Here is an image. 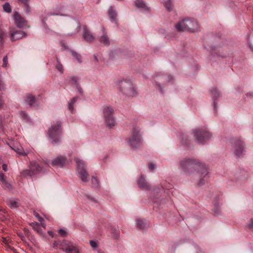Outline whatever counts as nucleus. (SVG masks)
Masks as SVG:
<instances>
[{
    "label": "nucleus",
    "instance_id": "obj_1",
    "mask_svg": "<svg viewBox=\"0 0 253 253\" xmlns=\"http://www.w3.org/2000/svg\"><path fill=\"white\" fill-rule=\"evenodd\" d=\"M174 27L178 32L187 31L196 32L199 30V25L197 20L194 18L186 17L175 24Z\"/></svg>",
    "mask_w": 253,
    "mask_h": 253
},
{
    "label": "nucleus",
    "instance_id": "obj_2",
    "mask_svg": "<svg viewBox=\"0 0 253 253\" xmlns=\"http://www.w3.org/2000/svg\"><path fill=\"white\" fill-rule=\"evenodd\" d=\"M204 164L196 159L184 158L180 161L179 169L185 173L190 174L196 170H198L201 168H204Z\"/></svg>",
    "mask_w": 253,
    "mask_h": 253
},
{
    "label": "nucleus",
    "instance_id": "obj_3",
    "mask_svg": "<svg viewBox=\"0 0 253 253\" xmlns=\"http://www.w3.org/2000/svg\"><path fill=\"white\" fill-rule=\"evenodd\" d=\"M165 189L162 185L158 186L153 190V196L151 199L154 203L160 204H165L169 201V189Z\"/></svg>",
    "mask_w": 253,
    "mask_h": 253
},
{
    "label": "nucleus",
    "instance_id": "obj_4",
    "mask_svg": "<svg viewBox=\"0 0 253 253\" xmlns=\"http://www.w3.org/2000/svg\"><path fill=\"white\" fill-rule=\"evenodd\" d=\"M139 127H133L129 136L126 139L127 144L132 148L140 147L142 144V137L140 134Z\"/></svg>",
    "mask_w": 253,
    "mask_h": 253
},
{
    "label": "nucleus",
    "instance_id": "obj_5",
    "mask_svg": "<svg viewBox=\"0 0 253 253\" xmlns=\"http://www.w3.org/2000/svg\"><path fill=\"white\" fill-rule=\"evenodd\" d=\"M59 245L60 249L66 253H80L79 247L71 241L66 240L59 243L55 241L53 243V247L57 248Z\"/></svg>",
    "mask_w": 253,
    "mask_h": 253
},
{
    "label": "nucleus",
    "instance_id": "obj_6",
    "mask_svg": "<svg viewBox=\"0 0 253 253\" xmlns=\"http://www.w3.org/2000/svg\"><path fill=\"white\" fill-rule=\"evenodd\" d=\"M195 140L199 144H205L212 136V134L206 128H199L193 130Z\"/></svg>",
    "mask_w": 253,
    "mask_h": 253
},
{
    "label": "nucleus",
    "instance_id": "obj_7",
    "mask_svg": "<svg viewBox=\"0 0 253 253\" xmlns=\"http://www.w3.org/2000/svg\"><path fill=\"white\" fill-rule=\"evenodd\" d=\"M119 87L120 91L128 97H132L136 94V90L132 83L128 80H125L120 81Z\"/></svg>",
    "mask_w": 253,
    "mask_h": 253
},
{
    "label": "nucleus",
    "instance_id": "obj_8",
    "mask_svg": "<svg viewBox=\"0 0 253 253\" xmlns=\"http://www.w3.org/2000/svg\"><path fill=\"white\" fill-rule=\"evenodd\" d=\"M61 123L58 121L53 125L48 130L49 136L52 140V143H56L60 141L61 134Z\"/></svg>",
    "mask_w": 253,
    "mask_h": 253
},
{
    "label": "nucleus",
    "instance_id": "obj_9",
    "mask_svg": "<svg viewBox=\"0 0 253 253\" xmlns=\"http://www.w3.org/2000/svg\"><path fill=\"white\" fill-rule=\"evenodd\" d=\"M103 118L105 124L109 127L115 125V120L114 117V109L111 106H104L102 109Z\"/></svg>",
    "mask_w": 253,
    "mask_h": 253
},
{
    "label": "nucleus",
    "instance_id": "obj_10",
    "mask_svg": "<svg viewBox=\"0 0 253 253\" xmlns=\"http://www.w3.org/2000/svg\"><path fill=\"white\" fill-rule=\"evenodd\" d=\"M232 150L237 156L243 154L245 150L244 142L240 138H233L231 140Z\"/></svg>",
    "mask_w": 253,
    "mask_h": 253
},
{
    "label": "nucleus",
    "instance_id": "obj_11",
    "mask_svg": "<svg viewBox=\"0 0 253 253\" xmlns=\"http://www.w3.org/2000/svg\"><path fill=\"white\" fill-rule=\"evenodd\" d=\"M75 160L77 164V170L79 177L83 182H87L88 173L85 169L84 162L78 158H76Z\"/></svg>",
    "mask_w": 253,
    "mask_h": 253
},
{
    "label": "nucleus",
    "instance_id": "obj_12",
    "mask_svg": "<svg viewBox=\"0 0 253 253\" xmlns=\"http://www.w3.org/2000/svg\"><path fill=\"white\" fill-rule=\"evenodd\" d=\"M42 170L41 167L36 162H31L29 169H26L22 172L24 175L32 176L40 172Z\"/></svg>",
    "mask_w": 253,
    "mask_h": 253
},
{
    "label": "nucleus",
    "instance_id": "obj_13",
    "mask_svg": "<svg viewBox=\"0 0 253 253\" xmlns=\"http://www.w3.org/2000/svg\"><path fill=\"white\" fill-rule=\"evenodd\" d=\"M198 171L200 172L201 176L202 177L199 179L198 185L199 186H201L206 184L209 178V172L208 171V168L206 164H204V168H201V169Z\"/></svg>",
    "mask_w": 253,
    "mask_h": 253
},
{
    "label": "nucleus",
    "instance_id": "obj_14",
    "mask_svg": "<svg viewBox=\"0 0 253 253\" xmlns=\"http://www.w3.org/2000/svg\"><path fill=\"white\" fill-rule=\"evenodd\" d=\"M10 40L12 41H14L20 39H21L23 37L26 36V34L25 33L20 30H16L15 28H10Z\"/></svg>",
    "mask_w": 253,
    "mask_h": 253
},
{
    "label": "nucleus",
    "instance_id": "obj_15",
    "mask_svg": "<svg viewBox=\"0 0 253 253\" xmlns=\"http://www.w3.org/2000/svg\"><path fill=\"white\" fill-rule=\"evenodd\" d=\"M67 163V158L64 156H60L53 160L51 164L52 166L62 167L65 166Z\"/></svg>",
    "mask_w": 253,
    "mask_h": 253
},
{
    "label": "nucleus",
    "instance_id": "obj_16",
    "mask_svg": "<svg viewBox=\"0 0 253 253\" xmlns=\"http://www.w3.org/2000/svg\"><path fill=\"white\" fill-rule=\"evenodd\" d=\"M173 79L172 77L169 75H162L156 77V83L161 87V84H165L166 82H170Z\"/></svg>",
    "mask_w": 253,
    "mask_h": 253
},
{
    "label": "nucleus",
    "instance_id": "obj_17",
    "mask_svg": "<svg viewBox=\"0 0 253 253\" xmlns=\"http://www.w3.org/2000/svg\"><path fill=\"white\" fill-rule=\"evenodd\" d=\"M14 18L15 23L18 27L21 28L25 27L27 25L26 21L20 16V15L17 12H15L14 13Z\"/></svg>",
    "mask_w": 253,
    "mask_h": 253
},
{
    "label": "nucleus",
    "instance_id": "obj_18",
    "mask_svg": "<svg viewBox=\"0 0 253 253\" xmlns=\"http://www.w3.org/2000/svg\"><path fill=\"white\" fill-rule=\"evenodd\" d=\"M205 47L210 52L211 56V60H213V57L216 56H221L222 57H224V55H220L219 54L220 51L214 46H211V45H207Z\"/></svg>",
    "mask_w": 253,
    "mask_h": 253
},
{
    "label": "nucleus",
    "instance_id": "obj_19",
    "mask_svg": "<svg viewBox=\"0 0 253 253\" xmlns=\"http://www.w3.org/2000/svg\"><path fill=\"white\" fill-rule=\"evenodd\" d=\"M83 37L87 42H91L95 39V37L86 28H84Z\"/></svg>",
    "mask_w": 253,
    "mask_h": 253
},
{
    "label": "nucleus",
    "instance_id": "obj_20",
    "mask_svg": "<svg viewBox=\"0 0 253 253\" xmlns=\"http://www.w3.org/2000/svg\"><path fill=\"white\" fill-rule=\"evenodd\" d=\"M136 226L138 229H145L149 227V223L145 219L138 218L136 219Z\"/></svg>",
    "mask_w": 253,
    "mask_h": 253
},
{
    "label": "nucleus",
    "instance_id": "obj_21",
    "mask_svg": "<svg viewBox=\"0 0 253 253\" xmlns=\"http://www.w3.org/2000/svg\"><path fill=\"white\" fill-rule=\"evenodd\" d=\"M0 181L2 186L4 189H12V186L11 184L6 180V176L2 172H0Z\"/></svg>",
    "mask_w": 253,
    "mask_h": 253
},
{
    "label": "nucleus",
    "instance_id": "obj_22",
    "mask_svg": "<svg viewBox=\"0 0 253 253\" xmlns=\"http://www.w3.org/2000/svg\"><path fill=\"white\" fill-rule=\"evenodd\" d=\"M102 34L103 35L99 38V41L104 45H109L110 44L109 39L105 30L104 28L102 29Z\"/></svg>",
    "mask_w": 253,
    "mask_h": 253
},
{
    "label": "nucleus",
    "instance_id": "obj_23",
    "mask_svg": "<svg viewBox=\"0 0 253 253\" xmlns=\"http://www.w3.org/2000/svg\"><path fill=\"white\" fill-rule=\"evenodd\" d=\"M66 81L68 82L70 84L75 85L78 88L79 91L80 93H82V89L79 86L78 84V79L77 77L74 76L68 77L66 79Z\"/></svg>",
    "mask_w": 253,
    "mask_h": 253
},
{
    "label": "nucleus",
    "instance_id": "obj_24",
    "mask_svg": "<svg viewBox=\"0 0 253 253\" xmlns=\"http://www.w3.org/2000/svg\"><path fill=\"white\" fill-rule=\"evenodd\" d=\"M138 186L143 189L148 190L150 188L148 183L146 181L144 177L141 175L138 181Z\"/></svg>",
    "mask_w": 253,
    "mask_h": 253
},
{
    "label": "nucleus",
    "instance_id": "obj_25",
    "mask_svg": "<svg viewBox=\"0 0 253 253\" xmlns=\"http://www.w3.org/2000/svg\"><path fill=\"white\" fill-rule=\"evenodd\" d=\"M0 241L2 243L5 247L8 249L12 250L13 248L11 246L12 244L13 241L9 236L2 237L0 239Z\"/></svg>",
    "mask_w": 253,
    "mask_h": 253
},
{
    "label": "nucleus",
    "instance_id": "obj_26",
    "mask_svg": "<svg viewBox=\"0 0 253 253\" xmlns=\"http://www.w3.org/2000/svg\"><path fill=\"white\" fill-rule=\"evenodd\" d=\"M211 95L212 96V99H213V106H214V109L215 111L216 108V104L217 102L215 101V100L220 97V93L217 90V89L215 87H213L211 90Z\"/></svg>",
    "mask_w": 253,
    "mask_h": 253
},
{
    "label": "nucleus",
    "instance_id": "obj_27",
    "mask_svg": "<svg viewBox=\"0 0 253 253\" xmlns=\"http://www.w3.org/2000/svg\"><path fill=\"white\" fill-rule=\"evenodd\" d=\"M135 5L138 8L144 11H149L150 8L146 4L143 0H136Z\"/></svg>",
    "mask_w": 253,
    "mask_h": 253
},
{
    "label": "nucleus",
    "instance_id": "obj_28",
    "mask_svg": "<svg viewBox=\"0 0 253 253\" xmlns=\"http://www.w3.org/2000/svg\"><path fill=\"white\" fill-rule=\"evenodd\" d=\"M108 13L110 20L113 22H116V18L117 17V13L112 6H111L109 8Z\"/></svg>",
    "mask_w": 253,
    "mask_h": 253
},
{
    "label": "nucleus",
    "instance_id": "obj_29",
    "mask_svg": "<svg viewBox=\"0 0 253 253\" xmlns=\"http://www.w3.org/2000/svg\"><path fill=\"white\" fill-rule=\"evenodd\" d=\"M25 101L30 106H33L35 103L36 100L35 96L28 94L26 97Z\"/></svg>",
    "mask_w": 253,
    "mask_h": 253
},
{
    "label": "nucleus",
    "instance_id": "obj_30",
    "mask_svg": "<svg viewBox=\"0 0 253 253\" xmlns=\"http://www.w3.org/2000/svg\"><path fill=\"white\" fill-rule=\"evenodd\" d=\"M78 98V97H74L68 103V109L72 114L74 113V105L76 102Z\"/></svg>",
    "mask_w": 253,
    "mask_h": 253
},
{
    "label": "nucleus",
    "instance_id": "obj_31",
    "mask_svg": "<svg viewBox=\"0 0 253 253\" xmlns=\"http://www.w3.org/2000/svg\"><path fill=\"white\" fill-rule=\"evenodd\" d=\"M7 204L10 208L12 209L16 208L19 205V203L17 201L13 200H9L7 201Z\"/></svg>",
    "mask_w": 253,
    "mask_h": 253
},
{
    "label": "nucleus",
    "instance_id": "obj_32",
    "mask_svg": "<svg viewBox=\"0 0 253 253\" xmlns=\"http://www.w3.org/2000/svg\"><path fill=\"white\" fill-rule=\"evenodd\" d=\"M165 7L169 11H170L172 10L171 4L170 0H162Z\"/></svg>",
    "mask_w": 253,
    "mask_h": 253
},
{
    "label": "nucleus",
    "instance_id": "obj_33",
    "mask_svg": "<svg viewBox=\"0 0 253 253\" xmlns=\"http://www.w3.org/2000/svg\"><path fill=\"white\" fill-rule=\"evenodd\" d=\"M31 225L33 226L34 229L37 231L39 233H42V229L41 227V225L39 223L34 222L31 224Z\"/></svg>",
    "mask_w": 253,
    "mask_h": 253
},
{
    "label": "nucleus",
    "instance_id": "obj_34",
    "mask_svg": "<svg viewBox=\"0 0 253 253\" xmlns=\"http://www.w3.org/2000/svg\"><path fill=\"white\" fill-rule=\"evenodd\" d=\"M111 232L113 234L114 237L115 239H117L119 237L120 232L118 229L112 227L111 229Z\"/></svg>",
    "mask_w": 253,
    "mask_h": 253
},
{
    "label": "nucleus",
    "instance_id": "obj_35",
    "mask_svg": "<svg viewBox=\"0 0 253 253\" xmlns=\"http://www.w3.org/2000/svg\"><path fill=\"white\" fill-rule=\"evenodd\" d=\"M3 8L4 10L7 13H10L11 12V7L8 2H6L3 5Z\"/></svg>",
    "mask_w": 253,
    "mask_h": 253
},
{
    "label": "nucleus",
    "instance_id": "obj_36",
    "mask_svg": "<svg viewBox=\"0 0 253 253\" xmlns=\"http://www.w3.org/2000/svg\"><path fill=\"white\" fill-rule=\"evenodd\" d=\"M7 36L6 33L2 29H0V42L2 43L4 39Z\"/></svg>",
    "mask_w": 253,
    "mask_h": 253
},
{
    "label": "nucleus",
    "instance_id": "obj_37",
    "mask_svg": "<svg viewBox=\"0 0 253 253\" xmlns=\"http://www.w3.org/2000/svg\"><path fill=\"white\" fill-rule=\"evenodd\" d=\"M19 0L25 6V10L27 13H28L30 11V7L28 5L29 0Z\"/></svg>",
    "mask_w": 253,
    "mask_h": 253
},
{
    "label": "nucleus",
    "instance_id": "obj_38",
    "mask_svg": "<svg viewBox=\"0 0 253 253\" xmlns=\"http://www.w3.org/2000/svg\"><path fill=\"white\" fill-rule=\"evenodd\" d=\"M72 55L75 57L76 58V59L77 60V61L79 62V63H81L82 62V57H81V56L78 53H77L75 51H72Z\"/></svg>",
    "mask_w": 253,
    "mask_h": 253
},
{
    "label": "nucleus",
    "instance_id": "obj_39",
    "mask_svg": "<svg viewBox=\"0 0 253 253\" xmlns=\"http://www.w3.org/2000/svg\"><path fill=\"white\" fill-rule=\"evenodd\" d=\"M91 183L92 184V186L94 188H96L98 185V181L96 177L94 176H92L91 178Z\"/></svg>",
    "mask_w": 253,
    "mask_h": 253
},
{
    "label": "nucleus",
    "instance_id": "obj_40",
    "mask_svg": "<svg viewBox=\"0 0 253 253\" xmlns=\"http://www.w3.org/2000/svg\"><path fill=\"white\" fill-rule=\"evenodd\" d=\"M57 63L56 65V68L57 70H58L61 73L63 72V68L62 64L59 62L58 59L57 58Z\"/></svg>",
    "mask_w": 253,
    "mask_h": 253
},
{
    "label": "nucleus",
    "instance_id": "obj_41",
    "mask_svg": "<svg viewBox=\"0 0 253 253\" xmlns=\"http://www.w3.org/2000/svg\"><path fill=\"white\" fill-rule=\"evenodd\" d=\"M248 227L251 230H253V219H250L247 223Z\"/></svg>",
    "mask_w": 253,
    "mask_h": 253
},
{
    "label": "nucleus",
    "instance_id": "obj_42",
    "mask_svg": "<svg viewBox=\"0 0 253 253\" xmlns=\"http://www.w3.org/2000/svg\"><path fill=\"white\" fill-rule=\"evenodd\" d=\"M20 115L23 119L25 120H28V116L25 112L21 111L20 113Z\"/></svg>",
    "mask_w": 253,
    "mask_h": 253
},
{
    "label": "nucleus",
    "instance_id": "obj_43",
    "mask_svg": "<svg viewBox=\"0 0 253 253\" xmlns=\"http://www.w3.org/2000/svg\"><path fill=\"white\" fill-rule=\"evenodd\" d=\"M214 205H215V208H214V209L213 210V211L214 212L215 215H217V214H218V213L219 212V209L218 208L216 202L214 203Z\"/></svg>",
    "mask_w": 253,
    "mask_h": 253
},
{
    "label": "nucleus",
    "instance_id": "obj_44",
    "mask_svg": "<svg viewBox=\"0 0 253 253\" xmlns=\"http://www.w3.org/2000/svg\"><path fill=\"white\" fill-rule=\"evenodd\" d=\"M4 89V84L1 79V76L0 75V90H3Z\"/></svg>",
    "mask_w": 253,
    "mask_h": 253
},
{
    "label": "nucleus",
    "instance_id": "obj_45",
    "mask_svg": "<svg viewBox=\"0 0 253 253\" xmlns=\"http://www.w3.org/2000/svg\"><path fill=\"white\" fill-rule=\"evenodd\" d=\"M7 60L8 58L7 56H5L3 58V64H2V67H6L7 66Z\"/></svg>",
    "mask_w": 253,
    "mask_h": 253
},
{
    "label": "nucleus",
    "instance_id": "obj_46",
    "mask_svg": "<svg viewBox=\"0 0 253 253\" xmlns=\"http://www.w3.org/2000/svg\"><path fill=\"white\" fill-rule=\"evenodd\" d=\"M148 168L151 171H152L156 168V166L154 164L149 163L148 164Z\"/></svg>",
    "mask_w": 253,
    "mask_h": 253
},
{
    "label": "nucleus",
    "instance_id": "obj_47",
    "mask_svg": "<svg viewBox=\"0 0 253 253\" xmlns=\"http://www.w3.org/2000/svg\"><path fill=\"white\" fill-rule=\"evenodd\" d=\"M17 153H19V154L25 156L26 155V153L22 150H21L19 148H17V150H14Z\"/></svg>",
    "mask_w": 253,
    "mask_h": 253
},
{
    "label": "nucleus",
    "instance_id": "obj_48",
    "mask_svg": "<svg viewBox=\"0 0 253 253\" xmlns=\"http://www.w3.org/2000/svg\"><path fill=\"white\" fill-rule=\"evenodd\" d=\"M90 245L93 248H96L97 246V243L94 241H90Z\"/></svg>",
    "mask_w": 253,
    "mask_h": 253
},
{
    "label": "nucleus",
    "instance_id": "obj_49",
    "mask_svg": "<svg viewBox=\"0 0 253 253\" xmlns=\"http://www.w3.org/2000/svg\"><path fill=\"white\" fill-rule=\"evenodd\" d=\"M34 215L38 219L39 221H40L41 222L43 220V218L42 217H41L40 216L39 214L37 212H35Z\"/></svg>",
    "mask_w": 253,
    "mask_h": 253
},
{
    "label": "nucleus",
    "instance_id": "obj_50",
    "mask_svg": "<svg viewBox=\"0 0 253 253\" xmlns=\"http://www.w3.org/2000/svg\"><path fill=\"white\" fill-rule=\"evenodd\" d=\"M58 232L62 236H65L67 234L66 232L63 229H60Z\"/></svg>",
    "mask_w": 253,
    "mask_h": 253
},
{
    "label": "nucleus",
    "instance_id": "obj_51",
    "mask_svg": "<svg viewBox=\"0 0 253 253\" xmlns=\"http://www.w3.org/2000/svg\"><path fill=\"white\" fill-rule=\"evenodd\" d=\"M4 101L2 96L0 95V109L1 108L4 104Z\"/></svg>",
    "mask_w": 253,
    "mask_h": 253
},
{
    "label": "nucleus",
    "instance_id": "obj_52",
    "mask_svg": "<svg viewBox=\"0 0 253 253\" xmlns=\"http://www.w3.org/2000/svg\"><path fill=\"white\" fill-rule=\"evenodd\" d=\"M2 169L4 171H7V166L6 164H4L2 165Z\"/></svg>",
    "mask_w": 253,
    "mask_h": 253
},
{
    "label": "nucleus",
    "instance_id": "obj_53",
    "mask_svg": "<svg viewBox=\"0 0 253 253\" xmlns=\"http://www.w3.org/2000/svg\"><path fill=\"white\" fill-rule=\"evenodd\" d=\"M86 197H87V198L88 199L90 200H91V201H93V202H96L95 200L93 198L90 197L89 196H88V195H86Z\"/></svg>",
    "mask_w": 253,
    "mask_h": 253
},
{
    "label": "nucleus",
    "instance_id": "obj_54",
    "mask_svg": "<svg viewBox=\"0 0 253 253\" xmlns=\"http://www.w3.org/2000/svg\"><path fill=\"white\" fill-rule=\"evenodd\" d=\"M182 143L183 144L185 145H187L188 144V143L187 142V139H186V138H185V141L184 140V138L182 140Z\"/></svg>",
    "mask_w": 253,
    "mask_h": 253
},
{
    "label": "nucleus",
    "instance_id": "obj_55",
    "mask_svg": "<svg viewBox=\"0 0 253 253\" xmlns=\"http://www.w3.org/2000/svg\"><path fill=\"white\" fill-rule=\"evenodd\" d=\"M49 15H59V13H55L51 12V13H50V14H49ZM60 15H63V14H60Z\"/></svg>",
    "mask_w": 253,
    "mask_h": 253
},
{
    "label": "nucleus",
    "instance_id": "obj_56",
    "mask_svg": "<svg viewBox=\"0 0 253 253\" xmlns=\"http://www.w3.org/2000/svg\"><path fill=\"white\" fill-rule=\"evenodd\" d=\"M48 233L50 236L53 237V233L52 232V231H48Z\"/></svg>",
    "mask_w": 253,
    "mask_h": 253
},
{
    "label": "nucleus",
    "instance_id": "obj_57",
    "mask_svg": "<svg viewBox=\"0 0 253 253\" xmlns=\"http://www.w3.org/2000/svg\"><path fill=\"white\" fill-rule=\"evenodd\" d=\"M2 124V118L0 117V126H1Z\"/></svg>",
    "mask_w": 253,
    "mask_h": 253
},
{
    "label": "nucleus",
    "instance_id": "obj_58",
    "mask_svg": "<svg viewBox=\"0 0 253 253\" xmlns=\"http://www.w3.org/2000/svg\"><path fill=\"white\" fill-rule=\"evenodd\" d=\"M94 59H95V60L96 61H98V59H97V57H96V56H94Z\"/></svg>",
    "mask_w": 253,
    "mask_h": 253
},
{
    "label": "nucleus",
    "instance_id": "obj_59",
    "mask_svg": "<svg viewBox=\"0 0 253 253\" xmlns=\"http://www.w3.org/2000/svg\"><path fill=\"white\" fill-rule=\"evenodd\" d=\"M98 253H104L103 252H102L101 251H98Z\"/></svg>",
    "mask_w": 253,
    "mask_h": 253
},
{
    "label": "nucleus",
    "instance_id": "obj_60",
    "mask_svg": "<svg viewBox=\"0 0 253 253\" xmlns=\"http://www.w3.org/2000/svg\"><path fill=\"white\" fill-rule=\"evenodd\" d=\"M41 224H42V226H43V227H44V225H43V224L42 223H41Z\"/></svg>",
    "mask_w": 253,
    "mask_h": 253
}]
</instances>
